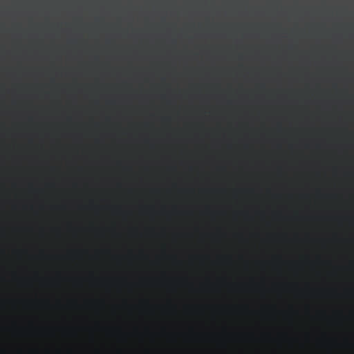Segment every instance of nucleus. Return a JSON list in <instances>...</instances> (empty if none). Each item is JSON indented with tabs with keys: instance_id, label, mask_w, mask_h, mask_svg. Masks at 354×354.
<instances>
[{
	"instance_id": "obj_1",
	"label": "nucleus",
	"mask_w": 354,
	"mask_h": 354,
	"mask_svg": "<svg viewBox=\"0 0 354 354\" xmlns=\"http://www.w3.org/2000/svg\"><path fill=\"white\" fill-rule=\"evenodd\" d=\"M187 3L186 1H183L182 3L179 2V1H173L170 2L168 6L173 10H181L183 8L187 6Z\"/></svg>"
},
{
	"instance_id": "obj_2",
	"label": "nucleus",
	"mask_w": 354,
	"mask_h": 354,
	"mask_svg": "<svg viewBox=\"0 0 354 354\" xmlns=\"http://www.w3.org/2000/svg\"><path fill=\"white\" fill-rule=\"evenodd\" d=\"M89 23H91V22H94L93 21H91V19H90V21H88ZM162 22H165V21H162ZM198 22H200L199 21Z\"/></svg>"
}]
</instances>
